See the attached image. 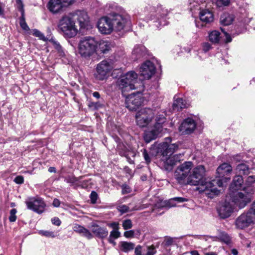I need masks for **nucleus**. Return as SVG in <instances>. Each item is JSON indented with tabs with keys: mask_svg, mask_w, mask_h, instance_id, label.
I'll return each mask as SVG.
<instances>
[{
	"mask_svg": "<svg viewBox=\"0 0 255 255\" xmlns=\"http://www.w3.org/2000/svg\"><path fill=\"white\" fill-rule=\"evenodd\" d=\"M97 27L102 33L107 34L113 30L120 31L125 28H130L131 22L128 16L112 13L101 18L98 21Z\"/></svg>",
	"mask_w": 255,
	"mask_h": 255,
	"instance_id": "f257e3e1",
	"label": "nucleus"
},
{
	"mask_svg": "<svg viewBox=\"0 0 255 255\" xmlns=\"http://www.w3.org/2000/svg\"><path fill=\"white\" fill-rule=\"evenodd\" d=\"M232 171V166L227 163H223L217 168L218 178L207 182L205 184L206 195L209 198H213L214 196L219 194L220 190L217 189V187L224 186V183H227L230 179V177L228 176Z\"/></svg>",
	"mask_w": 255,
	"mask_h": 255,
	"instance_id": "f03ea898",
	"label": "nucleus"
},
{
	"mask_svg": "<svg viewBox=\"0 0 255 255\" xmlns=\"http://www.w3.org/2000/svg\"><path fill=\"white\" fill-rule=\"evenodd\" d=\"M145 9L149 13L147 15L148 19L152 21L153 26L157 29H160L162 27L168 24L169 11L161 4H158L156 5L148 4Z\"/></svg>",
	"mask_w": 255,
	"mask_h": 255,
	"instance_id": "7ed1b4c3",
	"label": "nucleus"
},
{
	"mask_svg": "<svg viewBox=\"0 0 255 255\" xmlns=\"http://www.w3.org/2000/svg\"><path fill=\"white\" fill-rule=\"evenodd\" d=\"M243 191L245 193L238 191L229 192L232 202L239 209L245 208L251 201L254 192L251 187L249 189L244 188Z\"/></svg>",
	"mask_w": 255,
	"mask_h": 255,
	"instance_id": "20e7f679",
	"label": "nucleus"
},
{
	"mask_svg": "<svg viewBox=\"0 0 255 255\" xmlns=\"http://www.w3.org/2000/svg\"><path fill=\"white\" fill-rule=\"evenodd\" d=\"M98 43L91 36L84 37L78 44V52L82 57L87 58L92 56L96 50Z\"/></svg>",
	"mask_w": 255,
	"mask_h": 255,
	"instance_id": "39448f33",
	"label": "nucleus"
},
{
	"mask_svg": "<svg viewBox=\"0 0 255 255\" xmlns=\"http://www.w3.org/2000/svg\"><path fill=\"white\" fill-rule=\"evenodd\" d=\"M206 0H194L190 2V9L193 12L196 10H200V19L205 23L212 22L214 20L213 13L208 9H204L206 6Z\"/></svg>",
	"mask_w": 255,
	"mask_h": 255,
	"instance_id": "423d86ee",
	"label": "nucleus"
},
{
	"mask_svg": "<svg viewBox=\"0 0 255 255\" xmlns=\"http://www.w3.org/2000/svg\"><path fill=\"white\" fill-rule=\"evenodd\" d=\"M58 27L66 38L74 37L78 33L74 20L68 15L62 16L59 21Z\"/></svg>",
	"mask_w": 255,
	"mask_h": 255,
	"instance_id": "0eeeda50",
	"label": "nucleus"
},
{
	"mask_svg": "<svg viewBox=\"0 0 255 255\" xmlns=\"http://www.w3.org/2000/svg\"><path fill=\"white\" fill-rule=\"evenodd\" d=\"M193 163L191 161H185L179 166L174 173L175 177L178 182L181 184H189L191 175V169Z\"/></svg>",
	"mask_w": 255,
	"mask_h": 255,
	"instance_id": "6e6552de",
	"label": "nucleus"
},
{
	"mask_svg": "<svg viewBox=\"0 0 255 255\" xmlns=\"http://www.w3.org/2000/svg\"><path fill=\"white\" fill-rule=\"evenodd\" d=\"M137 77L135 72L129 71L120 76L117 80V85L122 93L129 91L135 89L134 83Z\"/></svg>",
	"mask_w": 255,
	"mask_h": 255,
	"instance_id": "1a4fd4ad",
	"label": "nucleus"
},
{
	"mask_svg": "<svg viewBox=\"0 0 255 255\" xmlns=\"http://www.w3.org/2000/svg\"><path fill=\"white\" fill-rule=\"evenodd\" d=\"M155 111L150 108H143L138 111L135 116L137 125L140 127H146L152 121Z\"/></svg>",
	"mask_w": 255,
	"mask_h": 255,
	"instance_id": "9d476101",
	"label": "nucleus"
},
{
	"mask_svg": "<svg viewBox=\"0 0 255 255\" xmlns=\"http://www.w3.org/2000/svg\"><path fill=\"white\" fill-rule=\"evenodd\" d=\"M255 224V216L248 211L238 217L235 223L236 228L239 230H245Z\"/></svg>",
	"mask_w": 255,
	"mask_h": 255,
	"instance_id": "9b49d317",
	"label": "nucleus"
},
{
	"mask_svg": "<svg viewBox=\"0 0 255 255\" xmlns=\"http://www.w3.org/2000/svg\"><path fill=\"white\" fill-rule=\"evenodd\" d=\"M205 175V169L203 165H198L196 167L194 168L192 171L191 172V175L190 177V180L189 181V184L192 185H197L201 184L204 189L203 190L206 194L205 191V183L203 184V179Z\"/></svg>",
	"mask_w": 255,
	"mask_h": 255,
	"instance_id": "f8f14e48",
	"label": "nucleus"
},
{
	"mask_svg": "<svg viewBox=\"0 0 255 255\" xmlns=\"http://www.w3.org/2000/svg\"><path fill=\"white\" fill-rule=\"evenodd\" d=\"M144 102V98L140 93H132L126 100V106L130 111H136Z\"/></svg>",
	"mask_w": 255,
	"mask_h": 255,
	"instance_id": "ddd939ff",
	"label": "nucleus"
},
{
	"mask_svg": "<svg viewBox=\"0 0 255 255\" xmlns=\"http://www.w3.org/2000/svg\"><path fill=\"white\" fill-rule=\"evenodd\" d=\"M166 141L160 143L157 147V152L161 154L163 156L172 155L178 148V144L176 143L170 144L171 138L167 137Z\"/></svg>",
	"mask_w": 255,
	"mask_h": 255,
	"instance_id": "4468645a",
	"label": "nucleus"
},
{
	"mask_svg": "<svg viewBox=\"0 0 255 255\" xmlns=\"http://www.w3.org/2000/svg\"><path fill=\"white\" fill-rule=\"evenodd\" d=\"M71 14L77 20L81 29L88 30L92 28L89 17L86 11L77 10Z\"/></svg>",
	"mask_w": 255,
	"mask_h": 255,
	"instance_id": "2eb2a0df",
	"label": "nucleus"
},
{
	"mask_svg": "<svg viewBox=\"0 0 255 255\" xmlns=\"http://www.w3.org/2000/svg\"><path fill=\"white\" fill-rule=\"evenodd\" d=\"M25 204L28 209L38 214L43 213L46 207L44 201L40 197L29 198L25 201Z\"/></svg>",
	"mask_w": 255,
	"mask_h": 255,
	"instance_id": "dca6fc26",
	"label": "nucleus"
},
{
	"mask_svg": "<svg viewBox=\"0 0 255 255\" xmlns=\"http://www.w3.org/2000/svg\"><path fill=\"white\" fill-rule=\"evenodd\" d=\"M112 69L111 63L107 60H103L99 63L96 67V73L95 74L96 79L103 80L107 77L108 73Z\"/></svg>",
	"mask_w": 255,
	"mask_h": 255,
	"instance_id": "f3484780",
	"label": "nucleus"
},
{
	"mask_svg": "<svg viewBox=\"0 0 255 255\" xmlns=\"http://www.w3.org/2000/svg\"><path fill=\"white\" fill-rule=\"evenodd\" d=\"M196 128V123L192 118L185 119L179 128V131L182 134H189L192 133Z\"/></svg>",
	"mask_w": 255,
	"mask_h": 255,
	"instance_id": "a211bd4d",
	"label": "nucleus"
},
{
	"mask_svg": "<svg viewBox=\"0 0 255 255\" xmlns=\"http://www.w3.org/2000/svg\"><path fill=\"white\" fill-rule=\"evenodd\" d=\"M155 73V67L151 62L146 61L140 68V75L144 79H150Z\"/></svg>",
	"mask_w": 255,
	"mask_h": 255,
	"instance_id": "6ab92c4d",
	"label": "nucleus"
},
{
	"mask_svg": "<svg viewBox=\"0 0 255 255\" xmlns=\"http://www.w3.org/2000/svg\"><path fill=\"white\" fill-rule=\"evenodd\" d=\"M217 210L220 217L223 219H225L231 216L233 211V208L229 202H225Z\"/></svg>",
	"mask_w": 255,
	"mask_h": 255,
	"instance_id": "aec40b11",
	"label": "nucleus"
},
{
	"mask_svg": "<svg viewBox=\"0 0 255 255\" xmlns=\"http://www.w3.org/2000/svg\"><path fill=\"white\" fill-rule=\"evenodd\" d=\"M91 230L96 237L101 239L107 237L109 233L106 228L101 227L96 223H93L91 225Z\"/></svg>",
	"mask_w": 255,
	"mask_h": 255,
	"instance_id": "412c9836",
	"label": "nucleus"
},
{
	"mask_svg": "<svg viewBox=\"0 0 255 255\" xmlns=\"http://www.w3.org/2000/svg\"><path fill=\"white\" fill-rule=\"evenodd\" d=\"M162 131L161 130H158V128L153 126L152 129L145 131L143 136L144 140L146 143H149L156 139Z\"/></svg>",
	"mask_w": 255,
	"mask_h": 255,
	"instance_id": "4be33fe9",
	"label": "nucleus"
},
{
	"mask_svg": "<svg viewBox=\"0 0 255 255\" xmlns=\"http://www.w3.org/2000/svg\"><path fill=\"white\" fill-rule=\"evenodd\" d=\"M244 180L242 175H236L234 177L230 186V192L238 191L242 187Z\"/></svg>",
	"mask_w": 255,
	"mask_h": 255,
	"instance_id": "5701e85b",
	"label": "nucleus"
},
{
	"mask_svg": "<svg viewBox=\"0 0 255 255\" xmlns=\"http://www.w3.org/2000/svg\"><path fill=\"white\" fill-rule=\"evenodd\" d=\"M180 154H175L169 156L164 162V166L167 170L171 169L172 167L180 161Z\"/></svg>",
	"mask_w": 255,
	"mask_h": 255,
	"instance_id": "b1692460",
	"label": "nucleus"
},
{
	"mask_svg": "<svg viewBox=\"0 0 255 255\" xmlns=\"http://www.w3.org/2000/svg\"><path fill=\"white\" fill-rule=\"evenodd\" d=\"M254 170V169L250 168L249 166L244 163L239 164L236 168V173H238L239 175H249L251 173H253Z\"/></svg>",
	"mask_w": 255,
	"mask_h": 255,
	"instance_id": "393cba45",
	"label": "nucleus"
},
{
	"mask_svg": "<svg viewBox=\"0 0 255 255\" xmlns=\"http://www.w3.org/2000/svg\"><path fill=\"white\" fill-rule=\"evenodd\" d=\"M49 10L53 13H57L60 11L63 5L60 0H50L48 3Z\"/></svg>",
	"mask_w": 255,
	"mask_h": 255,
	"instance_id": "a878e982",
	"label": "nucleus"
},
{
	"mask_svg": "<svg viewBox=\"0 0 255 255\" xmlns=\"http://www.w3.org/2000/svg\"><path fill=\"white\" fill-rule=\"evenodd\" d=\"M132 56H135L134 58L136 60L139 59L146 55V48L142 45H136L132 51Z\"/></svg>",
	"mask_w": 255,
	"mask_h": 255,
	"instance_id": "bb28decb",
	"label": "nucleus"
},
{
	"mask_svg": "<svg viewBox=\"0 0 255 255\" xmlns=\"http://www.w3.org/2000/svg\"><path fill=\"white\" fill-rule=\"evenodd\" d=\"M166 114L164 112L158 113L156 116L155 127L158 130H163V124L166 122Z\"/></svg>",
	"mask_w": 255,
	"mask_h": 255,
	"instance_id": "cd10ccee",
	"label": "nucleus"
},
{
	"mask_svg": "<svg viewBox=\"0 0 255 255\" xmlns=\"http://www.w3.org/2000/svg\"><path fill=\"white\" fill-rule=\"evenodd\" d=\"M135 245L131 242L122 241L119 243V247L121 251L128 253L134 249Z\"/></svg>",
	"mask_w": 255,
	"mask_h": 255,
	"instance_id": "c85d7f7f",
	"label": "nucleus"
},
{
	"mask_svg": "<svg viewBox=\"0 0 255 255\" xmlns=\"http://www.w3.org/2000/svg\"><path fill=\"white\" fill-rule=\"evenodd\" d=\"M187 107V103L182 98H177L173 103V109L174 111H179Z\"/></svg>",
	"mask_w": 255,
	"mask_h": 255,
	"instance_id": "c756f323",
	"label": "nucleus"
},
{
	"mask_svg": "<svg viewBox=\"0 0 255 255\" xmlns=\"http://www.w3.org/2000/svg\"><path fill=\"white\" fill-rule=\"evenodd\" d=\"M83 178V176L76 177L74 175H67L64 177V181L67 183H70L71 186H73L75 188H77L78 184H79V180Z\"/></svg>",
	"mask_w": 255,
	"mask_h": 255,
	"instance_id": "7c9ffc66",
	"label": "nucleus"
},
{
	"mask_svg": "<svg viewBox=\"0 0 255 255\" xmlns=\"http://www.w3.org/2000/svg\"><path fill=\"white\" fill-rule=\"evenodd\" d=\"M112 47V43L107 40H101L99 43V50L103 53H107Z\"/></svg>",
	"mask_w": 255,
	"mask_h": 255,
	"instance_id": "2f4dec72",
	"label": "nucleus"
},
{
	"mask_svg": "<svg viewBox=\"0 0 255 255\" xmlns=\"http://www.w3.org/2000/svg\"><path fill=\"white\" fill-rule=\"evenodd\" d=\"M221 38V33L217 30H213L209 34V40L213 43H218Z\"/></svg>",
	"mask_w": 255,
	"mask_h": 255,
	"instance_id": "473e14b6",
	"label": "nucleus"
},
{
	"mask_svg": "<svg viewBox=\"0 0 255 255\" xmlns=\"http://www.w3.org/2000/svg\"><path fill=\"white\" fill-rule=\"evenodd\" d=\"M187 201L188 200L187 199L183 197H174L170 199L166 203V205L168 207L171 208L175 206L176 203H182Z\"/></svg>",
	"mask_w": 255,
	"mask_h": 255,
	"instance_id": "72a5a7b5",
	"label": "nucleus"
},
{
	"mask_svg": "<svg viewBox=\"0 0 255 255\" xmlns=\"http://www.w3.org/2000/svg\"><path fill=\"white\" fill-rule=\"evenodd\" d=\"M233 18L228 14H224L220 17V21L222 24L224 25H229L233 21Z\"/></svg>",
	"mask_w": 255,
	"mask_h": 255,
	"instance_id": "f704fd0d",
	"label": "nucleus"
},
{
	"mask_svg": "<svg viewBox=\"0 0 255 255\" xmlns=\"http://www.w3.org/2000/svg\"><path fill=\"white\" fill-rule=\"evenodd\" d=\"M33 34L44 41H47L48 39V37H45L42 32L36 29H33Z\"/></svg>",
	"mask_w": 255,
	"mask_h": 255,
	"instance_id": "c9c22d12",
	"label": "nucleus"
},
{
	"mask_svg": "<svg viewBox=\"0 0 255 255\" xmlns=\"http://www.w3.org/2000/svg\"><path fill=\"white\" fill-rule=\"evenodd\" d=\"M123 227L124 230H127L132 227V223L130 219H126L123 221Z\"/></svg>",
	"mask_w": 255,
	"mask_h": 255,
	"instance_id": "e433bc0d",
	"label": "nucleus"
},
{
	"mask_svg": "<svg viewBox=\"0 0 255 255\" xmlns=\"http://www.w3.org/2000/svg\"><path fill=\"white\" fill-rule=\"evenodd\" d=\"M231 0H216V4L219 7L227 6L230 3Z\"/></svg>",
	"mask_w": 255,
	"mask_h": 255,
	"instance_id": "4c0bfd02",
	"label": "nucleus"
},
{
	"mask_svg": "<svg viewBox=\"0 0 255 255\" xmlns=\"http://www.w3.org/2000/svg\"><path fill=\"white\" fill-rule=\"evenodd\" d=\"M248 175V177L246 180V183L249 185H251L255 182V169H254L253 173H251Z\"/></svg>",
	"mask_w": 255,
	"mask_h": 255,
	"instance_id": "58836bf2",
	"label": "nucleus"
},
{
	"mask_svg": "<svg viewBox=\"0 0 255 255\" xmlns=\"http://www.w3.org/2000/svg\"><path fill=\"white\" fill-rule=\"evenodd\" d=\"M17 212V210L16 209H12L10 211V216L9 217V221L10 222H14L16 220V213Z\"/></svg>",
	"mask_w": 255,
	"mask_h": 255,
	"instance_id": "ea45409f",
	"label": "nucleus"
},
{
	"mask_svg": "<svg viewBox=\"0 0 255 255\" xmlns=\"http://www.w3.org/2000/svg\"><path fill=\"white\" fill-rule=\"evenodd\" d=\"M19 23L21 27L23 29L27 30L29 29L28 26L25 21L24 14H23V15H21V16L20 18Z\"/></svg>",
	"mask_w": 255,
	"mask_h": 255,
	"instance_id": "a19ab883",
	"label": "nucleus"
},
{
	"mask_svg": "<svg viewBox=\"0 0 255 255\" xmlns=\"http://www.w3.org/2000/svg\"><path fill=\"white\" fill-rule=\"evenodd\" d=\"M81 235L83 237L86 238L89 240L93 238V235H92V234L90 232V231L89 230H88L86 228H85Z\"/></svg>",
	"mask_w": 255,
	"mask_h": 255,
	"instance_id": "79ce46f5",
	"label": "nucleus"
},
{
	"mask_svg": "<svg viewBox=\"0 0 255 255\" xmlns=\"http://www.w3.org/2000/svg\"><path fill=\"white\" fill-rule=\"evenodd\" d=\"M17 7L18 10L21 12V15L24 14L23 4L21 0H16Z\"/></svg>",
	"mask_w": 255,
	"mask_h": 255,
	"instance_id": "37998d69",
	"label": "nucleus"
},
{
	"mask_svg": "<svg viewBox=\"0 0 255 255\" xmlns=\"http://www.w3.org/2000/svg\"><path fill=\"white\" fill-rule=\"evenodd\" d=\"M120 236L121 233L118 231V230H113L110 232L109 237L114 239H118L120 237Z\"/></svg>",
	"mask_w": 255,
	"mask_h": 255,
	"instance_id": "c03bdc74",
	"label": "nucleus"
},
{
	"mask_svg": "<svg viewBox=\"0 0 255 255\" xmlns=\"http://www.w3.org/2000/svg\"><path fill=\"white\" fill-rule=\"evenodd\" d=\"M103 106V105L101 104L100 102H91L89 104V107L90 108H93L95 109H98L100 108H102Z\"/></svg>",
	"mask_w": 255,
	"mask_h": 255,
	"instance_id": "a18cd8bd",
	"label": "nucleus"
},
{
	"mask_svg": "<svg viewBox=\"0 0 255 255\" xmlns=\"http://www.w3.org/2000/svg\"><path fill=\"white\" fill-rule=\"evenodd\" d=\"M85 227L82 226H80V225H77V224H75L74 227H73V230L74 232L79 234L80 235H81L82 233V232L83 231V230L85 229Z\"/></svg>",
	"mask_w": 255,
	"mask_h": 255,
	"instance_id": "49530a36",
	"label": "nucleus"
},
{
	"mask_svg": "<svg viewBox=\"0 0 255 255\" xmlns=\"http://www.w3.org/2000/svg\"><path fill=\"white\" fill-rule=\"evenodd\" d=\"M55 49L60 53V56H63L64 55L62 48L59 43L57 41L54 45H53Z\"/></svg>",
	"mask_w": 255,
	"mask_h": 255,
	"instance_id": "de8ad7c7",
	"label": "nucleus"
},
{
	"mask_svg": "<svg viewBox=\"0 0 255 255\" xmlns=\"http://www.w3.org/2000/svg\"><path fill=\"white\" fill-rule=\"evenodd\" d=\"M221 238V240L227 245H229L231 243V238L227 234H222Z\"/></svg>",
	"mask_w": 255,
	"mask_h": 255,
	"instance_id": "09e8293b",
	"label": "nucleus"
},
{
	"mask_svg": "<svg viewBox=\"0 0 255 255\" xmlns=\"http://www.w3.org/2000/svg\"><path fill=\"white\" fill-rule=\"evenodd\" d=\"M98 198V194L96 192L93 191L90 194V199L91 203L95 204L97 202Z\"/></svg>",
	"mask_w": 255,
	"mask_h": 255,
	"instance_id": "8fccbe9b",
	"label": "nucleus"
},
{
	"mask_svg": "<svg viewBox=\"0 0 255 255\" xmlns=\"http://www.w3.org/2000/svg\"><path fill=\"white\" fill-rule=\"evenodd\" d=\"M40 233L42 235L47 237L54 238L55 237L53 232L47 231H40Z\"/></svg>",
	"mask_w": 255,
	"mask_h": 255,
	"instance_id": "3c124183",
	"label": "nucleus"
},
{
	"mask_svg": "<svg viewBox=\"0 0 255 255\" xmlns=\"http://www.w3.org/2000/svg\"><path fill=\"white\" fill-rule=\"evenodd\" d=\"M118 210L122 213L128 212L129 210V207L126 205H122L118 207Z\"/></svg>",
	"mask_w": 255,
	"mask_h": 255,
	"instance_id": "603ef678",
	"label": "nucleus"
},
{
	"mask_svg": "<svg viewBox=\"0 0 255 255\" xmlns=\"http://www.w3.org/2000/svg\"><path fill=\"white\" fill-rule=\"evenodd\" d=\"M131 192L130 188L127 184L122 186V192L123 194H128Z\"/></svg>",
	"mask_w": 255,
	"mask_h": 255,
	"instance_id": "864d4df0",
	"label": "nucleus"
},
{
	"mask_svg": "<svg viewBox=\"0 0 255 255\" xmlns=\"http://www.w3.org/2000/svg\"><path fill=\"white\" fill-rule=\"evenodd\" d=\"M89 181V180H82V179L79 180L77 187H81L83 188H87L88 186Z\"/></svg>",
	"mask_w": 255,
	"mask_h": 255,
	"instance_id": "5fc2aeb1",
	"label": "nucleus"
},
{
	"mask_svg": "<svg viewBox=\"0 0 255 255\" xmlns=\"http://www.w3.org/2000/svg\"><path fill=\"white\" fill-rule=\"evenodd\" d=\"M143 156L144 157V160L146 161V163L148 164L151 161V159L148 155L147 151L146 149H144L142 152Z\"/></svg>",
	"mask_w": 255,
	"mask_h": 255,
	"instance_id": "6e6d98bb",
	"label": "nucleus"
},
{
	"mask_svg": "<svg viewBox=\"0 0 255 255\" xmlns=\"http://www.w3.org/2000/svg\"><path fill=\"white\" fill-rule=\"evenodd\" d=\"M134 231L133 230L127 231L124 232V235L127 238H132L134 236Z\"/></svg>",
	"mask_w": 255,
	"mask_h": 255,
	"instance_id": "4d7b16f0",
	"label": "nucleus"
},
{
	"mask_svg": "<svg viewBox=\"0 0 255 255\" xmlns=\"http://www.w3.org/2000/svg\"><path fill=\"white\" fill-rule=\"evenodd\" d=\"M156 252L155 247L152 246L148 248V251L146 255H154Z\"/></svg>",
	"mask_w": 255,
	"mask_h": 255,
	"instance_id": "13d9d810",
	"label": "nucleus"
},
{
	"mask_svg": "<svg viewBox=\"0 0 255 255\" xmlns=\"http://www.w3.org/2000/svg\"><path fill=\"white\" fill-rule=\"evenodd\" d=\"M203 50L207 52L212 48L211 45L208 42H205L203 44Z\"/></svg>",
	"mask_w": 255,
	"mask_h": 255,
	"instance_id": "bf43d9fd",
	"label": "nucleus"
},
{
	"mask_svg": "<svg viewBox=\"0 0 255 255\" xmlns=\"http://www.w3.org/2000/svg\"><path fill=\"white\" fill-rule=\"evenodd\" d=\"M75 0H60L63 6H67L73 4Z\"/></svg>",
	"mask_w": 255,
	"mask_h": 255,
	"instance_id": "052dcab7",
	"label": "nucleus"
},
{
	"mask_svg": "<svg viewBox=\"0 0 255 255\" xmlns=\"http://www.w3.org/2000/svg\"><path fill=\"white\" fill-rule=\"evenodd\" d=\"M14 181L18 184H22L24 182V178L23 176L19 175L17 176L14 179Z\"/></svg>",
	"mask_w": 255,
	"mask_h": 255,
	"instance_id": "680f3d73",
	"label": "nucleus"
},
{
	"mask_svg": "<svg viewBox=\"0 0 255 255\" xmlns=\"http://www.w3.org/2000/svg\"><path fill=\"white\" fill-rule=\"evenodd\" d=\"M51 222L53 225L57 226H59L61 224L60 220L58 217H54L52 218L51 219Z\"/></svg>",
	"mask_w": 255,
	"mask_h": 255,
	"instance_id": "e2e57ef3",
	"label": "nucleus"
},
{
	"mask_svg": "<svg viewBox=\"0 0 255 255\" xmlns=\"http://www.w3.org/2000/svg\"><path fill=\"white\" fill-rule=\"evenodd\" d=\"M108 226L110 227H111L113 229V230H119V224L118 222H112L111 223H109L108 224Z\"/></svg>",
	"mask_w": 255,
	"mask_h": 255,
	"instance_id": "0e129e2a",
	"label": "nucleus"
},
{
	"mask_svg": "<svg viewBox=\"0 0 255 255\" xmlns=\"http://www.w3.org/2000/svg\"><path fill=\"white\" fill-rule=\"evenodd\" d=\"M142 247L140 245H138L135 249V255H143L141 253Z\"/></svg>",
	"mask_w": 255,
	"mask_h": 255,
	"instance_id": "69168bd1",
	"label": "nucleus"
},
{
	"mask_svg": "<svg viewBox=\"0 0 255 255\" xmlns=\"http://www.w3.org/2000/svg\"><path fill=\"white\" fill-rule=\"evenodd\" d=\"M52 205L54 207H58L60 205V202L58 199L55 198L53 201Z\"/></svg>",
	"mask_w": 255,
	"mask_h": 255,
	"instance_id": "338daca9",
	"label": "nucleus"
},
{
	"mask_svg": "<svg viewBox=\"0 0 255 255\" xmlns=\"http://www.w3.org/2000/svg\"><path fill=\"white\" fill-rule=\"evenodd\" d=\"M173 242V239L172 238H168L165 241V245L167 246H169L172 245Z\"/></svg>",
	"mask_w": 255,
	"mask_h": 255,
	"instance_id": "774afa93",
	"label": "nucleus"
}]
</instances>
